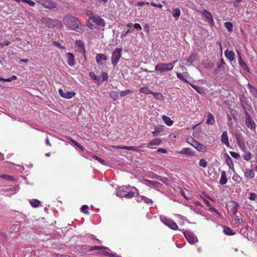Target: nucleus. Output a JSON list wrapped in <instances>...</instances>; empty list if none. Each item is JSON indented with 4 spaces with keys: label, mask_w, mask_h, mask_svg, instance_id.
Returning a JSON list of instances; mask_svg holds the SVG:
<instances>
[{
    "label": "nucleus",
    "mask_w": 257,
    "mask_h": 257,
    "mask_svg": "<svg viewBox=\"0 0 257 257\" xmlns=\"http://www.w3.org/2000/svg\"><path fill=\"white\" fill-rule=\"evenodd\" d=\"M239 65L241 67V68L244 71H245L246 72L249 71V69L244 61L240 63Z\"/></svg>",
    "instance_id": "09e8293b"
},
{
    "label": "nucleus",
    "mask_w": 257,
    "mask_h": 257,
    "mask_svg": "<svg viewBox=\"0 0 257 257\" xmlns=\"http://www.w3.org/2000/svg\"><path fill=\"white\" fill-rule=\"evenodd\" d=\"M122 49L121 48H116L113 52L111 57V63L114 67L116 66L120 58L121 57Z\"/></svg>",
    "instance_id": "39448f33"
},
{
    "label": "nucleus",
    "mask_w": 257,
    "mask_h": 257,
    "mask_svg": "<svg viewBox=\"0 0 257 257\" xmlns=\"http://www.w3.org/2000/svg\"><path fill=\"white\" fill-rule=\"evenodd\" d=\"M224 27L228 30V32H231L233 31V25L230 22H225L224 23Z\"/></svg>",
    "instance_id": "e433bc0d"
},
{
    "label": "nucleus",
    "mask_w": 257,
    "mask_h": 257,
    "mask_svg": "<svg viewBox=\"0 0 257 257\" xmlns=\"http://www.w3.org/2000/svg\"><path fill=\"white\" fill-rule=\"evenodd\" d=\"M196 59V54L193 53L188 57L187 61L188 63H191L195 61Z\"/></svg>",
    "instance_id": "a19ab883"
},
{
    "label": "nucleus",
    "mask_w": 257,
    "mask_h": 257,
    "mask_svg": "<svg viewBox=\"0 0 257 257\" xmlns=\"http://www.w3.org/2000/svg\"><path fill=\"white\" fill-rule=\"evenodd\" d=\"M98 253L101 255L107 256L114 257V256H115V255L114 254H113L112 253H110L108 251H104V250L99 252Z\"/></svg>",
    "instance_id": "de8ad7c7"
},
{
    "label": "nucleus",
    "mask_w": 257,
    "mask_h": 257,
    "mask_svg": "<svg viewBox=\"0 0 257 257\" xmlns=\"http://www.w3.org/2000/svg\"><path fill=\"white\" fill-rule=\"evenodd\" d=\"M130 187L121 186L119 187L117 190V196L121 197H124L125 194L129 190Z\"/></svg>",
    "instance_id": "9b49d317"
},
{
    "label": "nucleus",
    "mask_w": 257,
    "mask_h": 257,
    "mask_svg": "<svg viewBox=\"0 0 257 257\" xmlns=\"http://www.w3.org/2000/svg\"><path fill=\"white\" fill-rule=\"evenodd\" d=\"M173 16L176 20H178L181 15V11L179 8H176L173 9L172 13Z\"/></svg>",
    "instance_id": "c756f323"
},
{
    "label": "nucleus",
    "mask_w": 257,
    "mask_h": 257,
    "mask_svg": "<svg viewBox=\"0 0 257 257\" xmlns=\"http://www.w3.org/2000/svg\"><path fill=\"white\" fill-rule=\"evenodd\" d=\"M235 139L239 147H241L242 145L244 146V141L240 134L235 133Z\"/></svg>",
    "instance_id": "b1692460"
},
{
    "label": "nucleus",
    "mask_w": 257,
    "mask_h": 257,
    "mask_svg": "<svg viewBox=\"0 0 257 257\" xmlns=\"http://www.w3.org/2000/svg\"><path fill=\"white\" fill-rule=\"evenodd\" d=\"M110 97L113 100H116L118 98V93L115 91H111L109 93Z\"/></svg>",
    "instance_id": "ea45409f"
},
{
    "label": "nucleus",
    "mask_w": 257,
    "mask_h": 257,
    "mask_svg": "<svg viewBox=\"0 0 257 257\" xmlns=\"http://www.w3.org/2000/svg\"><path fill=\"white\" fill-rule=\"evenodd\" d=\"M225 161L230 169H234V164L232 159L227 154H225Z\"/></svg>",
    "instance_id": "393cba45"
},
{
    "label": "nucleus",
    "mask_w": 257,
    "mask_h": 257,
    "mask_svg": "<svg viewBox=\"0 0 257 257\" xmlns=\"http://www.w3.org/2000/svg\"><path fill=\"white\" fill-rule=\"evenodd\" d=\"M215 122V119L214 115L208 112L207 115V119L206 121V124L208 125H213Z\"/></svg>",
    "instance_id": "a211bd4d"
},
{
    "label": "nucleus",
    "mask_w": 257,
    "mask_h": 257,
    "mask_svg": "<svg viewBox=\"0 0 257 257\" xmlns=\"http://www.w3.org/2000/svg\"><path fill=\"white\" fill-rule=\"evenodd\" d=\"M179 153L185 154L188 156H193L195 154V152L190 148H184L182 149Z\"/></svg>",
    "instance_id": "5701e85b"
},
{
    "label": "nucleus",
    "mask_w": 257,
    "mask_h": 257,
    "mask_svg": "<svg viewBox=\"0 0 257 257\" xmlns=\"http://www.w3.org/2000/svg\"><path fill=\"white\" fill-rule=\"evenodd\" d=\"M132 90L130 89H126L125 91H122L120 93V95L121 97L125 96V95L131 93L132 92Z\"/></svg>",
    "instance_id": "603ef678"
},
{
    "label": "nucleus",
    "mask_w": 257,
    "mask_h": 257,
    "mask_svg": "<svg viewBox=\"0 0 257 257\" xmlns=\"http://www.w3.org/2000/svg\"><path fill=\"white\" fill-rule=\"evenodd\" d=\"M237 54H238V63L239 64L243 62H244L242 59V57L241 56L240 53L239 51H237Z\"/></svg>",
    "instance_id": "69168bd1"
},
{
    "label": "nucleus",
    "mask_w": 257,
    "mask_h": 257,
    "mask_svg": "<svg viewBox=\"0 0 257 257\" xmlns=\"http://www.w3.org/2000/svg\"><path fill=\"white\" fill-rule=\"evenodd\" d=\"M139 91L140 92L146 94H152V91L150 90L149 87L147 86L141 87Z\"/></svg>",
    "instance_id": "72a5a7b5"
},
{
    "label": "nucleus",
    "mask_w": 257,
    "mask_h": 257,
    "mask_svg": "<svg viewBox=\"0 0 257 257\" xmlns=\"http://www.w3.org/2000/svg\"><path fill=\"white\" fill-rule=\"evenodd\" d=\"M226 66L227 65L223 58H221L219 62L217 64V67L218 69H221L223 70H225Z\"/></svg>",
    "instance_id": "c85d7f7f"
},
{
    "label": "nucleus",
    "mask_w": 257,
    "mask_h": 257,
    "mask_svg": "<svg viewBox=\"0 0 257 257\" xmlns=\"http://www.w3.org/2000/svg\"><path fill=\"white\" fill-rule=\"evenodd\" d=\"M162 143V140L160 138H155V139L151 141L147 144L146 147L147 148H151L152 146H158Z\"/></svg>",
    "instance_id": "aec40b11"
},
{
    "label": "nucleus",
    "mask_w": 257,
    "mask_h": 257,
    "mask_svg": "<svg viewBox=\"0 0 257 257\" xmlns=\"http://www.w3.org/2000/svg\"><path fill=\"white\" fill-rule=\"evenodd\" d=\"M59 93L61 97L67 99H70L74 97L75 93L72 91L64 92L62 89H59Z\"/></svg>",
    "instance_id": "f8f14e48"
},
{
    "label": "nucleus",
    "mask_w": 257,
    "mask_h": 257,
    "mask_svg": "<svg viewBox=\"0 0 257 257\" xmlns=\"http://www.w3.org/2000/svg\"><path fill=\"white\" fill-rule=\"evenodd\" d=\"M133 188L135 189L136 192H134L133 191H127V193L125 194V195L124 196L125 198H132L135 196V194H136L137 195H139V190L138 189H137L136 187H133Z\"/></svg>",
    "instance_id": "bb28decb"
},
{
    "label": "nucleus",
    "mask_w": 257,
    "mask_h": 257,
    "mask_svg": "<svg viewBox=\"0 0 257 257\" xmlns=\"http://www.w3.org/2000/svg\"><path fill=\"white\" fill-rule=\"evenodd\" d=\"M247 88L249 91L253 94L255 97H257V89L255 86L251 85L250 83H248Z\"/></svg>",
    "instance_id": "7c9ffc66"
},
{
    "label": "nucleus",
    "mask_w": 257,
    "mask_h": 257,
    "mask_svg": "<svg viewBox=\"0 0 257 257\" xmlns=\"http://www.w3.org/2000/svg\"><path fill=\"white\" fill-rule=\"evenodd\" d=\"M191 85L198 93L200 94H202L203 93L204 90L202 87L195 84H191Z\"/></svg>",
    "instance_id": "c9c22d12"
},
{
    "label": "nucleus",
    "mask_w": 257,
    "mask_h": 257,
    "mask_svg": "<svg viewBox=\"0 0 257 257\" xmlns=\"http://www.w3.org/2000/svg\"><path fill=\"white\" fill-rule=\"evenodd\" d=\"M164 126L159 125L155 127V131L153 132L154 136L158 135L160 133L162 132L164 130Z\"/></svg>",
    "instance_id": "f704fd0d"
},
{
    "label": "nucleus",
    "mask_w": 257,
    "mask_h": 257,
    "mask_svg": "<svg viewBox=\"0 0 257 257\" xmlns=\"http://www.w3.org/2000/svg\"><path fill=\"white\" fill-rule=\"evenodd\" d=\"M0 177L3 179H5V180H10V181H14V178L13 177L10 176V175H6V174H3V175H1L0 176Z\"/></svg>",
    "instance_id": "c03bdc74"
},
{
    "label": "nucleus",
    "mask_w": 257,
    "mask_h": 257,
    "mask_svg": "<svg viewBox=\"0 0 257 257\" xmlns=\"http://www.w3.org/2000/svg\"><path fill=\"white\" fill-rule=\"evenodd\" d=\"M243 157L245 161H248L251 158V154L249 152H245L244 155H243Z\"/></svg>",
    "instance_id": "a18cd8bd"
},
{
    "label": "nucleus",
    "mask_w": 257,
    "mask_h": 257,
    "mask_svg": "<svg viewBox=\"0 0 257 257\" xmlns=\"http://www.w3.org/2000/svg\"><path fill=\"white\" fill-rule=\"evenodd\" d=\"M88 209L89 207L87 205H83L81 207V211L85 214H89V212L88 211Z\"/></svg>",
    "instance_id": "49530a36"
},
{
    "label": "nucleus",
    "mask_w": 257,
    "mask_h": 257,
    "mask_svg": "<svg viewBox=\"0 0 257 257\" xmlns=\"http://www.w3.org/2000/svg\"><path fill=\"white\" fill-rule=\"evenodd\" d=\"M63 23L66 27L70 30L78 33H82L84 31V26L76 17L68 15L63 18Z\"/></svg>",
    "instance_id": "f257e3e1"
},
{
    "label": "nucleus",
    "mask_w": 257,
    "mask_h": 257,
    "mask_svg": "<svg viewBox=\"0 0 257 257\" xmlns=\"http://www.w3.org/2000/svg\"><path fill=\"white\" fill-rule=\"evenodd\" d=\"M134 27L136 29H138V30H142V27H141V25L139 23H135L134 25Z\"/></svg>",
    "instance_id": "774afa93"
},
{
    "label": "nucleus",
    "mask_w": 257,
    "mask_h": 257,
    "mask_svg": "<svg viewBox=\"0 0 257 257\" xmlns=\"http://www.w3.org/2000/svg\"><path fill=\"white\" fill-rule=\"evenodd\" d=\"M67 58V62L70 66H73L74 63V56L72 53H68L66 55Z\"/></svg>",
    "instance_id": "dca6fc26"
},
{
    "label": "nucleus",
    "mask_w": 257,
    "mask_h": 257,
    "mask_svg": "<svg viewBox=\"0 0 257 257\" xmlns=\"http://www.w3.org/2000/svg\"><path fill=\"white\" fill-rule=\"evenodd\" d=\"M255 173L253 170L250 169H246L244 172V177L248 179H251L254 178Z\"/></svg>",
    "instance_id": "6ab92c4d"
},
{
    "label": "nucleus",
    "mask_w": 257,
    "mask_h": 257,
    "mask_svg": "<svg viewBox=\"0 0 257 257\" xmlns=\"http://www.w3.org/2000/svg\"><path fill=\"white\" fill-rule=\"evenodd\" d=\"M256 198V195L255 193H250L249 195V199L251 200H255Z\"/></svg>",
    "instance_id": "e2e57ef3"
},
{
    "label": "nucleus",
    "mask_w": 257,
    "mask_h": 257,
    "mask_svg": "<svg viewBox=\"0 0 257 257\" xmlns=\"http://www.w3.org/2000/svg\"><path fill=\"white\" fill-rule=\"evenodd\" d=\"M190 144L199 152H204L206 151V147L193 139H192V143Z\"/></svg>",
    "instance_id": "1a4fd4ad"
},
{
    "label": "nucleus",
    "mask_w": 257,
    "mask_h": 257,
    "mask_svg": "<svg viewBox=\"0 0 257 257\" xmlns=\"http://www.w3.org/2000/svg\"><path fill=\"white\" fill-rule=\"evenodd\" d=\"M107 248V247L104 246H97V245H94L90 247L88 250L89 251H93L94 250H100V249H103Z\"/></svg>",
    "instance_id": "4c0bfd02"
},
{
    "label": "nucleus",
    "mask_w": 257,
    "mask_h": 257,
    "mask_svg": "<svg viewBox=\"0 0 257 257\" xmlns=\"http://www.w3.org/2000/svg\"><path fill=\"white\" fill-rule=\"evenodd\" d=\"M162 118L164 121L167 125L171 126L173 124L174 121L172 119H171V118L169 117L166 115H163L162 116Z\"/></svg>",
    "instance_id": "2f4dec72"
},
{
    "label": "nucleus",
    "mask_w": 257,
    "mask_h": 257,
    "mask_svg": "<svg viewBox=\"0 0 257 257\" xmlns=\"http://www.w3.org/2000/svg\"><path fill=\"white\" fill-rule=\"evenodd\" d=\"M209 210L211 212H214L217 214H219V212L217 211V210L214 208V207L210 206L209 207Z\"/></svg>",
    "instance_id": "052dcab7"
},
{
    "label": "nucleus",
    "mask_w": 257,
    "mask_h": 257,
    "mask_svg": "<svg viewBox=\"0 0 257 257\" xmlns=\"http://www.w3.org/2000/svg\"><path fill=\"white\" fill-rule=\"evenodd\" d=\"M22 2L25 3L31 7H34L35 5V3L31 0H23Z\"/></svg>",
    "instance_id": "5fc2aeb1"
},
{
    "label": "nucleus",
    "mask_w": 257,
    "mask_h": 257,
    "mask_svg": "<svg viewBox=\"0 0 257 257\" xmlns=\"http://www.w3.org/2000/svg\"><path fill=\"white\" fill-rule=\"evenodd\" d=\"M230 155L234 158L235 159H238L239 158V154L238 153H237L236 152H229Z\"/></svg>",
    "instance_id": "4d7b16f0"
},
{
    "label": "nucleus",
    "mask_w": 257,
    "mask_h": 257,
    "mask_svg": "<svg viewBox=\"0 0 257 257\" xmlns=\"http://www.w3.org/2000/svg\"><path fill=\"white\" fill-rule=\"evenodd\" d=\"M227 182V179L226 177V172L222 171L221 172V178L219 180V183L221 185L225 184Z\"/></svg>",
    "instance_id": "cd10ccee"
},
{
    "label": "nucleus",
    "mask_w": 257,
    "mask_h": 257,
    "mask_svg": "<svg viewBox=\"0 0 257 257\" xmlns=\"http://www.w3.org/2000/svg\"><path fill=\"white\" fill-rule=\"evenodd\" d=\"M75 45L76 47H77L78 49V51L80 53H81L84 55V56H85V45L84 43L81 41H76L75 43Z\"/></svg>",
    "instance_id": "9d476101"
},
{
    "label": "nucleus",
    "mask_w": 257,
    "mask_h": 257,
    "mask_svg": "<svg viewBox=\"0 0 257 257\" xmlns=\"http://www.w3.org/2000/svg\"><path fill=\"white\" fill-rule=\"evenodd\" d=\"M199 164L200 166L206 168L207 167V162L204 159H201L199 161Z\"/></svg>",
    "instance_id": "8fccbe9b"
},
{
    "label": "nucleus",
    "mask_w": 257,
    "mask_h": 257,
    "mask_svg": "<svg viewBox=\"0 0 257 257\" xmlns=\"http://www.w3.org/2000/svg\"><path fill=\"white\" fill-rule=\"evenodd\" d=\"M184 235L187 240L191 244L194 243L198 241L197 237L194 233L189 231L184 232Z\"/></svg>",
    "instance_id": "0eeeda50"
},
{
    "label": "nucleus",
    "mask_w": 257,
    "mask_h": 257,
    "mask_svg": "<svg viewBox=\"0 0 257 257\" xmlns=\"http://www.w3.org/2000/svg\"><path fill=\"white\" fill-rule=\"evenodd\" d=\"M141 198L145 201V202L147 203V204L153 203L152 200L150 199V198H147L146 197H145V196H141Z\"/></svg>",
    "instance_id": "6e6d98bb"
},
{
    "label": "nucleus",
    "mask_w": 257,
    "mask_h": 257,
    "mask_svg": "<svg viewBox=\"0 0 257 257\" xmlns=\"http://www.w3.org/2000/svg\"><path fill=\"white\" fill-rule=\"evenodd\" d=\"M90 76L91 78L94 79V80H97V77L95 74L94 72H91L89 73Z\"/></svg>",
    "instance_id": "338daca9"
},
{
    "label": "nucleus",
    "mask_w": 257,
    "mask_h": 257,
    "mask_svg": "<svg viewBox=\"0 0 257 257\" xmlns=\"http://www.w3.org/2000/svg\"><path fill=\"white\" fill-rule=\"evenodd\" d=\"M41 21L42 24L49 28H61L62 25L60 21L58 20H54L49 17L42 18Z\"/></svg>",
    "instance_id": "f03ea898"
},
{
    "label": "nucleus",
    "mask_w": 257,
    "mask_h": 257,
    "mask_svg": "<svg viewBox=\"0 0 257 257\" xmlns=\"http://www.w3.org/2000/svg\"><path fill=\"white\" fill-rule=\"evenodd\" d=\"M161 221L166 226L173 230H177L178 226L175 221L166 216H160Z\"/></svg>",
    "instance_id": "20e7f679"
},
{
    "label": "nucleus",
    "mask_w": 257,
    "mask_h": 257,
    "mask_svg": "<svg viewBox=\"0 0 257 257\" xmlns=\"http://www.w3.org/2000/svg\"><path fill=\"white\" fill-rule=\"evenodd\" d=\"M223 232L225 234L228 235H232L234 234V233L233 232L232 229H231L229 227H227V226H225L224 228Z\"/></svg>",
    "instance_id": "58836bf2"
},
{
    "label": "nucleus",
    "mask_w": 257,
    "mask_h": 257,
    "mask_svg": "<svg viewBox=\"0 0 257 257\" xmlns=\"http://www.w3.org/2000/svg\"><path fill=\"white\" fill-rule=\"evenodd\" d=\"M112 147L114 149H123V150H127L130 151H132L134 152H138L139 150L134 147V146H113Z\"/></svg>",
    "instance_id": "4468645a"
},
{
    "label": "nucleus",
    "mask_w": 257,
    "mask_h": 257,
    "mask_svg": "<svg viewBox=\"0 0 257 257\" xmlns=\"http://www.w3.org/2000/svg\"><path fill=\"white\" fill-rule=\"evenodd\" d=\"M101 77H102V80H100V79H99L98 80V81L100 83L102 82V81L105 80H107V78H108V74L106 72H103L101 74Z\"/></svg>",
    "instance_id": "3c124183"
},
{
    "label": "nucleus",
    "mask_w": 257,
    "mask_h": 257,
    "mask_svg": "<svg viewBox=\"0 0 257 257\" xmlns=\"http://www.w3.org/2000/svg\"><path fill=\"white\" fill-rule=\"evenodd\" d=\"M107 59V56L103 54L99 53L96 56V61L99 65L101 64V61H106Z\"/></svg>",
    "instance_id": "4be33fe9"
},
{
    "label": "nucleus",
    "mask_w": 257,
    "mask_h": 257,
    "mask_svg": "<svg viewBox=\"0 0 257 257\" xmlns=\"http://www.w3.org/2000/svg\"><path fill=\"white\" fill-rule=\"evenodd\" d=\"M245 123L246 125L249 128L254 130L255 129V123L254 121L253 120L250 114L246 110H245Z\"/></svg>",
    "instance_id": "423d86ee"
},
{
    "label": "nucleus",
    "mask_w": 257,
    "mask_h": 257,
    "mask_svg": "<svg viewBox=\"0 0 257 257\" xmlns=\"http://www.w3.org/2000/svg\"><path fill=\"white\" fill-rule=\"evenodd\" d=\"M224 55L229 61L232 62L234 60L235 53L233 51H229L228 49H227L224 52Z\"/></svg>",
    "instance_id": "f3484780"
},
{
    "label": "nucleus",
    "mask_w": 257,
    "mask_h": 257,
    "mask_svg": "<svg viewBox=\"0 0 257 257\" xmlns=\"http://www.w3.org/2000/svg\"><path fill=\"white\" fill-rule=\"evenodd\" d=\"M89 20L97 26L103 27L105 25L104 20L98 16L92 15L89 18Z\"/></svg>",
    "instance_id": "6e6552de"
},
{
    "label": "nucleus",
    "mask_w": 257,
    "mask_h": 257,
    "mask_svg": "<svg viewBox=\"0 0 257 257\" xmlns=\"http://www.w3.org/2000/svg\"><path fill=\"white\" fill-rule=\"evenodd\" d=\"M31 205L34 207H37L39 206L40 201L37 199H33L30 201Z\"/></svg>",
    "instance_id": "37998d69"
},
{
    "label": "nucleus",
    "mask_w": 257,
    "mask_h": 257,
    "mask_svg": "<svg viewBox=\"0 0 257 257\" xmlns=\"http://www.w3.org/2000/svg\"><path fill=\"white\" fill-rule=\"evenodd\" d=\"M151 94H153L157 100H163L164 99V96L161 93L152 91Z\"/></svg>",
    "instance_id": "473e14b6"
},
{
    "label": "nucleus",
    "mask_w": 257,
    "mask_h": 257,
    "mask_svg": "<svg viewBox=\"0 0 257 257\" xmlns=\"http://www.w3.org/2000/svg\"><path fill=\"white\" fill-rule=\"evenodd\" d=\"M156 178L165 184H167L169 181L168 179L166 177L162 178L160 176H158V177Z\"/></svg>",
    "instance_id": "864d4df0"
},
{
    "label": "nucleus",
    "mask_w": 257,
    "mask_h": 257,
    "mask_svg": "<svg viewBox=\"0 0 257 257\" xmlns=\"http://www.w3.org/2000/svg\"><path fill=\"white\" fill-rule=\"evenodd\" d=\"M150 5H151V6H152L153 7H157V8H158L159 9H162V7H163V6L161 4H156L154 2L150 3Z\"/></svg>",
    "instance_id": "680f3d73"
},
{
    "label": "nucleus",
    "mask_w": 257,
    "mask_h": 257,
    "mask_svg": "<svg viewBox=\"0 0 257 257\" xmlns=\"http://www.w3.org/2000/svg\"><path fill=\"white\" fill-rule=\"evenodd\" d=\"M221 142L227 147H229V143L228 141V137L227 131L223 132L221 137Z\"/></svg>",
    "instance_id": "2eb2a0df"
},
{
    "label": "nucleus",
    "mask_w": 257,
    "mask_h": 257,
    "mask_svg": "<svg viewBox=\"0 0 257 257\" xmlns=\"http://www.w3.org/2000/svg\"><path fill=\"white\" fill-rule=\"evenodd\" d=\"M202 16L208 22L212 23L213 21L212 16L209 12L205 10L202 13Z\"/></svg>",
    "instance_id": "412c9836"
},
{
    "label": "nucleus",
    "mask_w": 257,
    "mask_h": 257,
    "mask_svg": "<svg viewBox=\"0 0 257 257\" xmlns=\"http://www.w3.org/2000/svg\"><path fill=\"white\" fill-rule=\"evenodd\" d=\"M177 62V60H175L170 63H158L155 66V69L161 73L171 71L173 69L174 66Z\"/></svg>",
    "instance_id": "7ed1b4c3"
},
{
    "label": "nucleus",
    "mask_w": 257,
    "mask_h": 257,
    "mask_svg": "<svg viewBox=\"0 0 257 257\" xmlns=\"http://www.w3.org/2000/svg\"><path fill=\"white\" fill-rule=\"evenodd\" d=\"M92 157L95 159V160H97L98 162H99L102 164H104L105 161L103 160L102 159L98 157V156L96 155H93Z\"/></svg>",
    "instance_id": "13d9d810"
},
{
    "label": "nucleus",
    "mask_w": 257,
    "mask_h": 257,
    "mask_svg": "<svg viewBox=\"0 0 257 257\" xmlns=\"http://www.w3.org/2000/svg\"><path fill=\"white\" fill-rule=\"evenodd\" d=\"M10 41H5L3 42V43H1L0 45H1V48H3L5 46L9 45L10 44Z\"/></svg>",
    "instance_id": "0e129e2a"
},
{
    "label": "nucleus",
    "mask_w": 257,
    "mask_h": 257,
    "mask_svg": "<svg viewBox=\"0 0 257 257\" xmlns=\"http://www.w3.org/2000/svg\"><path fill=\"white\" fill-rule=\"evenodd\" d=\"M69 140L71 141V143H72L75 146L77 147L79 149H80L81 150L83 151L84 148L80 144H79L77 142L75 141L72 138H70Z\"/></svg>",
    "instance_id": "79ce46f5"
},
{
    "label": "nucleus",
    "mask_w": 257,
    "mask_h": 257,
    "mask_svg": "<svg viewBox=\"0 0 257 257\" xmlns=\"http://www.w3.org/2000/svg\"><path fill=\"white\" fill-rule=\"evenodd\" d=\"M145 181L147 182L149 185L154 186L155 188H160L162 185L159 182L155 181H152V180L146 179L145 180Z\"/></svg>",
    "instance_id": "a878e982"
},
{
    "label": "nucleus",
    "mask_w": 257,
    "mask_h": 257,
    "mask_svg": "<svg viewBox=\"0 0 257 257\" xmlns=\"http://www.w3.org/2000/svg\"><path fill=\"white\" fill-rule=\"evenodd\" d=\"M177 76L179 79L187 82V80L183 77V75L180 73H177Z\"/></svg>",
    "instance_id": "bf43d9fd"
},
{
    "label": "nucleus",
    "mask_w": 257,
    "mask_h": 257,
    "mask_svg": "<svg viewBox=\"0 0 257 257\" xmlns=\"http://www.w3.org/2000/svg\"><path fill=\"white\" fill-rule=\"evenodd\" d=\"M42 5L44 8L49 9H55L57 8V4L54 2L51 1H45Z\"/></svg>",
    "instance_id": "ddd939ff"
}]
</instances>
